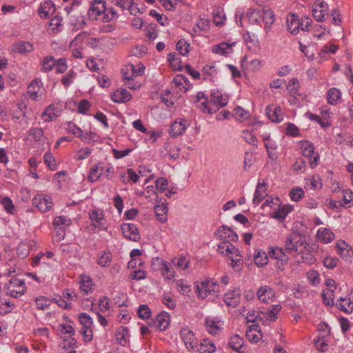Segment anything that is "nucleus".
Masks as SVG:
<instances>
[{
	"label": "nucleus",
	"mask_w": 353,
	"mask_h": 353,
	"mask_svg": "<svg viewBox=\"0 0 353 353\" xmlns=\"http://www.w3.org/2000/svg\"><path fill=\"white\" fill-rule=\"evenodd\" d=\"M307 243L305 236L301 233L292 232L286 236L284 248L288 254H297L300 248H303Z\"/></svg>",
	"instance_id": "f257e3e1"
},
{
	"label": "nucleus",
	"mask_w": 353,
	"mask_h": 353,
	"mask_svg": "<svg viewBox=\"0 0 353 353\" xmlns=\"http://www.w3.org/2000/svg\"><path fill=\"white\" fill-rule=\"evenodd\" d=\"M4 290L7 295L18 298L23 295L26 290L25 281L18 278L10 279L8 283L5 284Z\"/></svg>",
	"instance_id": "f03ea898"
},
{
	"label": "nucleus",
	"mask_w": 353,
	"mask_h": 353,
	"mask_svg": "<svg viewBox=\"0 0 353 353\" xmlns=\"http://www.w3.org/2000/svg\"><path fill=\"white\" fill-rule=\"evenodd\" d=\"M196 292L199 299H204L212 292H217L219 285L212 279H205L200 284L196 285Z\"/></svg>",
	"instance_id": "7ed1b4c3"
},
{
	"label": "nucleus",
	"mask_w": 353,
	"mask_h": 353,
	"mask_svg": "<svg viewBox=\"0 0 353 353\" xmlns=\"http://www.w3.org/2000/svg\"><path fill=\"white\" fill-rule=\"evenodd\" d=\"M32 205L39 211L44 213L50 211L52 208L54 203L50 195L39 193L32 199Z\"/></svg>",
	"instance_id": "20e7f679"
},
{
	"label": "nucleus",
	"mask_w": 353,
	"mask_h": 353,
	"mask_svg": "<svg viewBox=\"0 0 353 353\" xmlns=\"http://www.w3.org/2000/svg\"><path fill=\"white\" fill-rule=\"evenodd\" d=\"M301 153L304 157L310 158V165L312 168H314L318 164L319 159V154L314 152L313 144L307 140L300 142Z\"/></svg>",
	"instance_id": "39448f33"
},
{
	"label": "nucleus",
	"mask_w": 353,
	"mask_h": 353,
	"mask_svg": "<svg viewBox=\"0 0 353 353\" xmlns=\"http://www.w3.org/2000/svg\"><path fill=\"white\" fill-rule=\"evenodd\" d=\"M303 250H300L296 254L299 257L297 259L298 263L314 264L316 261L312 252L315 250V245L307 243L303 248Z\"/></svg>",
	"instance_id": "423d86ee"
},
{
	"label": "nucleus",
	"mask_w": 353,
	"mask_h": 353,
	"mask_svg": "<svg viewBox=\"0 0 353 353\" xmlns=\"http://www.w3.org/2000/svg\"><path fill=\"white\" fill-rule=\"evenodd\" d=\"M180 336L185 346L190 352H194L196 348L197 339L194 334L188 327H185L181 329Z\"/></svg>",
	"instance_id": "0eeeda50"
},
{
	"label": "nucleus",
	"mask_w": 353,
	"mask_h": 353,
	"mask_svg": "<svg viewBox=\"0 0 353 353\" xmlns=\"http://www.w3.org/2000/svg\"><path fill=\"white\" fill-rule=\"evenodd\" d=\"M256 294L259 301L264 303H272L276 296L274 290L269 285L259 287Z\"/></svg>",
	"instance_id": "6e6552de"
},
{
	"label": "nucleus",
	"mask_w": 353,
	"mask_h": 353,
	"mask_svg": "<svg viewBox=\"0 0 353 353\" xmlns=\"http://www.w3.org/2000/svg\"><path fill=\"white\" fill-rule=\"evenodd\" d=\"M152 265H157L161 268V274L165 280H171L174 276V270L171 264L163 261L159 257H157L152 261Z\"/></svg>",
	"instance_id": "1a4fd4ad"
},
{
	"label": "nucleus",
	"mask_w": 353,
	"mask_h": 353,
	"mask_svg": "<svg viewBox=\"0 0 353 353\" xmlns=\"http://www.w3.org/2000/svg\"><path fill=\"white\" fill-rule=\"evenodd\" d=\"M328 6L323 0H316L312 7V15L319 22L324 20L325 16L327 14Z\"/></svg>",
	"instance_id": "9d476101"
},
{
	"label": "nucleus",
	"mask_w": 353,
	"mask_h": 353,
	"mask_svg": "<svg viewBox=\"0 0 353 353\" xmlns=\"http://www.w3.org/2000/svg\"><path fill=\"white\" fill-rule=\"evenodd\" d=\"M121 230L124 236L130 240L137 242L141 239L139 230L134 223H123Z\"/></svg>",
	"instance_id": "9b49d317"
},
{
	"label": "nucleus",
	"mask_w": 353,
	"mask_h": 353,
	"mask_svg": "<svg viewBox=\"0 0 353 353\" xmlns=\"http://www.w3.org/2000/svg\"><path fill=\"white\" fill-rule=\"evenodd\" d=\"M281 308L279 304L274 305L271 308H261L259 313V318L262 320L274 321L277 319V314Z\"/></svg>",
	"instance_id": "f8f14e48"
},
{
	"label": "nucleus",
	"mask_w": 353,
	"mask_h": 353,
	"mask_svg": "<svg viewBox=\"0 0 353 353\" xmlns=\"http://www.w3.org/2000/svg\"><path fill=\"white\" fill-rule=\"evenodd\" d=\"M268 254L270 258H273L281 261V265H278V268L281 270L283 269L281 266L284 264H287L289 259L288 254L285 252V248L283 249L279 247L272 248L268 252Z\"/></svg>",
	"instance_id": "ddd939ff"
},
{
	"label": "nucleus",
	"mask_w": 353,
	"mask_h": 353,
	"mask_svg": "<svg viewBox=\"0 0 353 353\" xmlns=\"http://www.w3.org/2000/svg\"><path fill=\"white\" fill-rule=\"evenodd\" d=\"M188 125V122L184 119H176L170 126V134L172 137L183 134Z\"/></svg>",
	"instance_id": "4468645a"
},
{
	"label": "nucleus",
	"mask_w": 353,
	"mask_h": 353,
	"mask_svg": "<svg viewBox=\"0 0 353 353\" xmlns=\"http://www.w3.org/2000/svg\"><path fill=\"white\" fill-rule=\"evenodd\" d=\"M216 235L219 238L223 239L224 241L235 242L238 240V236L236 233L226 225H222L217 230Z\"/></svg>",
	"instance_id": "2eb2a0df"
},
{
	"label": "nucleus",
	"mask_w": 353,
	"mask_h": 353,
	"mask_svg": "<svg viewBox=\"0 0 353 353\" xmlns=\"http://www.w3.org/2000/svg\"><path fill=\"white\" fill-rule=\"evenodd\" d=\"M205 321L206 330L212 335H216L222 330L223 322L220 320L207 317Z\"/></svg>",
	"instance_id": "dca6fc26"
},
{
	"label": "nucleus",
	"mask_w": 353,
	"mask_h": 353,
	"mask_svg": "<svg viewBox=\"0 0 353 353\" xmlns=\"http://www.w3.org/2000/svg\"><path fill=\"white\" fill-rule=\"evenodd\" d=\"M224 301L228 306L236 307L241 301V291L239 289H235L228 291L224 294Z\"/></svg>",
	"instance_id": "f3484780"
},
{
	"label": "nucleus",
	"mask_w": 353,
	"mask_h": 353,
	"mask_svg": "<svg viewBox=\"0 0 353 353\" xmlns=\"http://www.w3.org/2000/svg\"><path fill=\"white\" fill-rule=\"evenodd\" d=\"M228 96L223 94L220 90H212L210 101L215 105L218 109L226 105L228 103Z\"/></svg>",
	"instance_id": "a211bd4d"
},
{
	"label": "nucleus",
	"mask_w": 353,
	"mask_h": 353,
	"mask_svg": "<svg viewBox=\"0 0 353 353\" xmlns=\"http://www.w3.org/2000/svg\"><path fill=\"white\" fill-rule=\"evenodd\" d=\"M154 210L157 219L161 223L166 222L168 220V208L165 199H164L163 202L160 200L159 202L154 206Z\"/></svg>",
	"instance_id": "6ab92c4d"
},
{
	"label": "nucleus",
	"mask_w": 353,
	"mask_h": 353,
	"mask_svg": "<svg viewBox=\"0 0 353 353\" xmlns=\"http://www.w3.org/2000/svg\"><path fill=\"white\" fill-rule=\"evenodd\" d=\"M106 11L105 3L101 1H94L92 2L89 10L90 17L97 19V17L104 14Z\"/></svg>",
	"instance_id": "aec40b11"
},
{
	"label": "nucleus",
	"mask_w": 353,
	"mask_h": 353,
	"mask_svg": "<svg viewBox=\"0 0 353 353\" xmlns=\"http://www.w3.org/2000/svg\"><path fill=\"white\" fill-rule=\"evenodd\" d=\"M230 249L231 252L229 253L228 257L231 261L230 265L232 268L238 271L242 265V256L239 250L236 249L234 245Z\"/></svg>",
	"instance_id": "412c9836"
},
{
	"label": "nucleus",
	"mask_w": 353,
	"mask_h": 353,
	"mask_svg": "<svg viewBox=\"0 0 353 353\" xmlns=\"http://www.w3.org/2000/svg\"><path fill=\"white\" fill-rule=\"evenodd\" d=\"M266 185L267 184L264 181L258 183L252 199L254 205H258L267 196Z\"/></svg>",
	"instance_id": "4be33fe9"
},
{
	"label": "nucleus",
	"mask_w": 353,
	"mask_h": 353,
	"mask_svg": "<svg viewBox=\"0 0 353 353\" xmlns=\"http://www.w3.org/2000/svg\"><path fill=\"white\" fill-rule=\"evenodd\" d=\"M42 85L43 84L41 80H33L28 87V95L29 98L34 101L38 100Z\"/></svg>",
	"instance_id": "5701e85b"
},
{
	"label": "nucleus",
	"mask_w": 353,
	"mask_h": 353,
	"mask_svg": "<svg viewBox=\"0 0 353 353\" xmlns=\"http://www.w3.org/2000/svg\"><path fill=\"white\" fill-rule=\"evenodd\" d=\"M216 349V347L212 341L204 339L201 341L199 345H198V343H196V348H195L194 352L199 353H214Z\"/></svg>",
	"instance_id": "b1692460"
},
{
	"label": "nucleus",
	"mask_w": 353,
	"mask_h": 353,
	"mask_svg": "<svg viewBox=\"0 0 353 353\" xmlns=\"http://www.w3.org/2000/svg\"><path fill=\"white\" fill-rule=\"evenodd\" d=\"M266 114L269 119L276 123H280L283 120L282 109L280 106L274 107L269 105L265 109Z\"/></svg>",
	"instance_id": "393cba45"
},
{
	"label": "nucleus",
	"mask_w": 353,
	"mask_h": 353,
	"mask_svg": "<svg viewBox=\"0 0 353 353\" xmlns=\"http://www.w3.org/2000/svg\"><path fill=\"white\" fill-rule=\"evenodd\" d=\"M103 170L104 166L103 163H99L92 165L89 171L88 180L92 183L98 181L103 175Z\"/></svg>",
	"instance_id": "a878e982"
},
{
	"label": "nucleus",
	"mask_w": 353,
	"mask_h": 353,
	"mask_svg": "<svg viewBox=\"0 0 353 353\" xmlns=\"http://www.w3.org/2000/svg\"><path fill=\"white\" fill-rule=\"evenodd\" d=\"M90 218L95 227H99L102 230H105L107 228L104 225V214L103 210H94L90 212Z\"/></svg>",
	"instance_id": "bb28decb"
},
{
	"label": "nucleus",
	"mask_w": 353,
	"mask_h": 353,
	"mask_svg": "<svg viewBox=\"0 0 353 353\" xmlns=\"http://www.w3.org/2000/svg\"><path fill=\"white\" fill-rule=\"evenodd\" d=\"M288 30L292 34H296L301 29L300 20L299 17L294 14L288 16L286 19Z\"/></svg>",
	"instance_id": "cd10ccee"
},
{
	"label": "nucleus",
	"mask_w": 353,
	"mask_h": 353,
	"mask_svg": "<svg viewBox=\"0 0 353 353\" xmlns=\"http://www.w3.org/2000/svg\"><path fill=\"white\" fill-rule=\"evenodd\" d=\"M27 134L34 142L43 145L45 143L46 137L44 136V131L42 128H31L28 130Z\"/></svg>",
	"instance_id": "c85d7f7f"
},
{
	"label": "nucleus",
	"mask_w": 353,
	"mask_h": 353,
	"mask_svg": "<svg viewBox=\"0 0 353 353\" xmlns=\"http://www.w3.org/2000/svg\"><path fill=\"white\" fill-rule=\"evenodd\" d=\"M316 237L323 243H329L334 239V234L326 228H320L316 232Z\"/></svg>",
	"instance_id": "c756f323"
},
{
	"label": "nucleus",
	"mask_w": 353,
	"mask_h": 353,
	"mask_svg": "<svg viewBox=\"0 0 353 353\" xmlns=\"http://www.w3.org/2000/svg\"><path fill=\"white\" fill-rule=\"evenodd\" d=\"M243 345V338L239 334L232 336L229 341L230 347L239 353H244L245 348Z\"/></svg>",
	"instance_id": "7c9ffc66"
},
{
	"label": "nucleus",
	"mask_w": 353,
	"mask_h": 353,
	"mask_svg": "<svg viewBox=\"0 0 353 353\" xmlns=\"http://www.w3.org/2000/svg\"><path fill=\"white\" fill-rule=\"evenodd\" d=\"M336 307L346 314H350L353 311V302L350 298L340 297L335 303Z\"/></svg>",
	"instance_id": "2f4dec72"
},
{
	"label": "nucleus",
	"mask_w": 353,
	"mask_h": 353,
	"mask_svg": "<svg viewBox=\"0 0 353 353\" xmlns=\"http://www.w3.org/2000/svg\"><path fill=\"white\" fill-rule=\"evenodd\" d=\"M111 98L115 103H123L129 101L132 96L126 89H120L114 92Z\"/></svg>",
	"instance_id": "473e14b6"
},
{
	"label": "nucleus",
	"mask_w": 353,
	"mask_h": 353,
	"mask_svg": "<svg viewBox=\"0 0 353 353\" xmlns=\"http://www.w3.org/2000/svg\"><path fill=\"white\" fill-rule=\"evenodd\" d=\"M54 11V3L51 1H46L40 4L39 14L41 18H48Z\"/></svg>",
	"instance_id": "72a5a7b5"
},
{
	"label": "nucleus",
	"mask_w": 353,
	"mask_h": 353,
	"mask_svg": "<svg viewBox=\"0 0 353 353\" xmlns=\"http://www.w3.org/2000/svg\"><path fill=\"white\" fill-rule=\"evenodd\" d=\"M53 104L49 105L41 114V118L45 122H50L58 117V111Z\"/></svg>",
	"instance_id": "f704fd0d"
},
{
	"label": "nucleus",
	"mask_w": 353,
	"mask_h": 353,
	"mask_svg": "<svg viewBox=\"0 0 353 353\" xmlns=\"http://www.w3.org/2000/svg\"><path fill=\"white\" fill-rule=\"evenodd\" d=\"M80 290L83 294H89L93 292V283L90 276H81Z\"/></svg>",
	"instance_id": "c9c22d12"
},
{
	"label": "nucleus",
	"mask_w": 353,
	"mask_h": 353,
	"mask_svg": "<svg viewBox=\"0 0 353 353\" xmlns=\"http://www.w3.org/2000/svg\"><path fill=\"white\" fill-rule=\"evenodd\" d=\"M170 322V315L167 312H161L157 317V326L161 331L165 330Z\"/></svg>",
	"instance_id": "e433bc0d"
},
{
	"label": "nucleus",
	"mask_w": 353,
	"mask_h": 353,
	"mask_svg": "<svg viewBox=\"0 0 353 353\" xmlns=\"http://www.w3.org/2000/svg\"><path fill=\"white\" fill-rule=\"evenodd\" d=\"M12 50L15 52L24 54L32 51L33 46L30 42L21 41L14 44Z\"/></svg>",
	"instance_id": "4c0bfd02"
},
{
	"label": "nucleus",
	"mask_w": 353,
	"mask_h": 353,
	"mask_svg": "<svg viewBox=\"0 0 353 353\" xmlns=\"http://www.w3.org/2000/svg\"><path fill=\"white\" fill-rule=\"evenodd\" d=\"M341 92L336 88H330L327 94V103L331 105H336L341 101Z\"/></svg>",
	"instance_id": "58836bf2"
},
{
	"label": "nucleus",
	"mask_w": 353,
	"mask_h": 353,
	"mask_svg": "<svg viewBox=\"0 0 353 353\" xmlns=\"http://www.w3.org/2000/svg\"><path fill=\"white\" fill-rule=\"evenodd\" d=\"M196 102H199L203 100L200 103L199 107L203 112H208L210 114H212L214 110L208 107V98L207 95L203 92H199L196 94Z\"/></svg>",
	"instance_id": "ea45409f"
},
{
	"label": "nucleus",
	"mask_w": 353,
	"mask_h": 353,
	"mask_svg": "<svg viewBox=\"0 0 353 353\" xmlns=\"http://www.w3.org/2000/svg\"><path fill=\"white\" fill-rule=\"evenodd\" d=\"M128 330L121 326L116 330L115 337L117 341L121 345L125 346L128 343Z\"/></svg>",
	"instance_id": "a19ab883"
},
{
	"label": "nucleus",
	"mask_w": 353,
	"mask_h": 353,
	"mask_svg": "<svg viewBox=\"0 0 353 353\" xmlns=\"http://www.w3.org/2000/svg\"><path fill=\"white\" fill-rule=\"evenodd\" d=\"M336 250L343 259H347L350 256V246L344 241H339L335 245Z\"/></svg>",
	"instance_id": "79ce46f5"
},
{
	"label": "nucleus",
	"mask_w": 353,
	"mask_h": 353,
	"mask_svg": "<svg viewBox=\"0 0 353 353\" xmlns=\"http://www.w3.org/2000/svg\"><path fill=\"white\" fill-rule=\"evenodd\" d=\"M232 45L228 43L223 42L218 45H215L212 48V52L218 54H229L232 51Z\"/></svg>",
	"instance_id": "37998d69"
},
{
	"label": "nucleus",
	"mask_w": 353,
	"mask_h": 353,
	"mask_svg": "<svg viewBox=\"0 0 353 353\" xmlns=\"http://www.w3.org/2000/svg\"><path fill=\"white\" fill-rule=\"evenodd\" d=\"M254 260L257 266L263 267L268 264V256L265 252L259 250L255 252L254 254Z\"/></svg>",
	"instance_id": "c03bdc74"
},
{
	"label": "nucleus",
	"mask_w": 353,
	"mask_h": 353,
	"mask_svg": "<svg viewBox=\"0 0 353 353\" xmlns=\"http://www.w3.org/2000/svg\"><path fill=\"white\" fill-rule=\"evenodd\" d=\"M263 21L265 24V30L268 32L271 26L274 23V14L272 10H265L263 13Z\"/></svg>",
	"instance_id": "a18cd8bd"
},
{
	"label": "nucleus",
	"mask_w": 353,
	"mask_h": 353,
	"mask_svg": "<svg viewBox=\"0 0 353 353\" xmlns=\"http://www.w3.org/2000/svg\"><path fill=\"white\" fill-rule=\"evenodd\" d=\"M56 65V59L54 57L48 56L43 58L41 63V70L44 72H48L52 70Z\"/></svg>",
	"instance_id": "49530a36"
},
{
	"label": "nucleus",
	"mask_w": 353,
	"mask_h": 353,
	"mask_svg": "<svg viewBox=\"0 0 353 353\" xmlns=\"http://www.w3.org/2000/svg\"><path fill=\"white\" fill-rule=\"evenodd\" d=\"M226 20L225 14L222 9H216L213 12V22L216 26H221Z\"/></svg>",
	"instance_id": "de8ad7c7"
},
{
	"label": "nucleus",
	"mask_w": 353,
	"mask_h": 353,
	"mask_svg": "<svg viewBox=\"0 0 353 353\" xmlns=\"http://www.w3.org/2000/svg\"><path fill=\"white\" fill-rule=\"evenodd\" d=\"M72 221L70 218L65 216H57L54 219V227L63 228L66 229L71 224Z\"/></svg>",
	"instance_id": "09e8293b"
},
{
	"label": "nucleus",
	"mask_w": 353,
	"mask_h": 353,
	"mask_svg": "<svg viewBox=\"0 0 353 353\" xmlns=\"http://www.w3.org/2000/svg\"><path fill=\"white\" fill-rule=\"evenodd\" d=\"M315 347L321 352H325L328 350L327 340L324 336H319L314 341Z\"/></svg>",
	"instance_id": "8fccbe9b"
},
{
	"label": "nucleus",
	"mask_w": 353,
	"mask_h": 353,
	"mask_svg": "<svg viewBox=\"0 0 353 353\" xmlns=\"http://www.w3.org/2000/svg\"><path fill=\"white\" fill-rule=\"evenodd\" d=\"M65 130L77 137H82L83 130L72 122L65 123Z\"/></svg>",
	"instance_id": "3c124183"
},
{
	"label": "nucleus",
	"mask_w": 353,
	"mask_h": 353,
	"mask_svg": "<svg viewBox=\"0 0 353 353\" xmlns=\"http://www.w3.org/2000/svg\"><path fill=\"white\" fill-rule=\"evenodd\" d=\"M323 303L327 305H334V290L327 289L323 292L322 294Z\"/></svg>",
	"instance_id": "603ef678"
},
{
	"label": "nucleus",
	"mask_w": 353,
	"mask_h": 353,
	"mask_svg": "<svg viewBox=\"0 0 353 353\" xmlns=\"http://www.w3.org/2000/svg\"><path fill=\"white\" fill-rule=\"evenodd\" d=\"M177 290L183 295H189L191 292L190 286L183 279H179L176 281Z\"/></svg>",
	"instance_id": "864d4df0"
},
{
	"label": "nucleus",
	"mask_w": 353,
	"mask_h": 353,
	"mask_svg": "<svg viewBox=\"0 0 353 353\" xmlns=\"http://www.w3.org/2000/svg\"><path fill=\"white\" fill-rule=\"evenodd\" d=\"M176 48L180 54L185 56L190 51V43H188L185 39H181L177 42Z\"/></svg>",
	"instance_id": "5fc2aeb1"
},
{
	"label": "nucleus",
	"mask_w": 353,
	"mask_h": 353,
	"mask_svg": "<svg viewBox=\"0 0 353 353\" xmlns=\"http://www.w3.org/2000/svg\"><path fill=\"white\" fill-rule=\"evenodd\" d=\"M37 308L41 310H45L49 308L50 301L45 296H40L35 299Z\"/></svg>",
	"instance_id": "6e6d98bb"
},
{
	"label": "nucleus",
	"mask_w": 353,
	"mask_h": 353,
	"mask_svg": "<svg viewBox=\"0 0 353 353\" xmlns=\"http://www.w3.org/2000/svg\"><path fill=\"white\" fill-rule=\"evenodd\" d=\"M1 203L7 213L10 214H14L15 208L12 203V201L9 197L6 196L3 198L1 201Z\"/></svg>",
	"instance_id": "4d7b16f0"
},
{
	"label": "nucleus",
	"mask_w": 353,
	"mask_h": 353,
	"mask_svg": "<svg viewBox=\"0 0 353 353\" xmlns=\"http://www.w3.org/2000/svg\"><path fill=\"white\" fill-rule=\"evenodd\" d=\"M290 212V209L287 206L279 207L276 211L274 212L272 217L279 220H283Z\"/></svg>",
	"instance_id": "13d9d810"
},
{
	"label": "nucleus",
	"mask_w": 353,
	"mask_h": 353,
	"mask_svg": "<svg viewBox=\"0 0 353 353\" xmlns=\"http://www.w3.org/2000/svg\"><path fill=\"white\" fill-rule=\"evenodd\" d=\"M133 0H117L116 5L123 10H129L131 14H135L134 9L132 8Z\"/></svg>",
	"instance_id": "bf43d9fd"
},
{
	"label": "nucleus",
	"mask_w": 353,
	"mask_h": 353,
	"mask_svg": "<svg viewBox=\"0 0 353 353\" xmlns=\"http://www.w3.org/2000/svg\"><path fill=\"white\" fill-rule=\"evenodd\" d=\"M79 319L83 328L92 327L93 321L90 315L86 313H81L79 315Z\"/></svg>",
	"instance_id": "052dcab7"
},
{
	"label": "nucleus",
	"mask_w": 353,
	"mask_h": 353,
	"mask_svg": "<svg viewBox=\"0 0 353 353\" xmlns=\"http://www.w3.org/2000/svg\"><path fill=\"white\" fill-rule=\"evenodd\" d=\"M92 153V150L89 148H83L79 150L75 156L74 159L77 161H81L87 159Z\"/></svg>",
	"instance_id": "680f3d73"
},
{
	"label": "nucleus",
	"mask_w": 353,
	"mask_h": 353,
	"mask_svg": "<svg viewBox=\"0 0 353 353\" xmlns=\"http://www.w3.org/2000/svg\"><path fill=\"white\" fill-rule=\"evenodd\" d=\"M112 260V254L110 252L103 253L98 259V264L102 267L108 266Z\"/></svg>",
	"instance_id": "e2e57ef3"
},
{
	"label": "nucleus",
	"mask_w": 353,
	"mask_h": 353,
	"mask_svg": "<svg viewBox=\"0 0 353 353\" xmlns=\"http://www.w3.org/2000/svg\"><path fill=\"white\" fill-rule=\"evenodd\" d=\"M43 160L51 170H55L57 169L55 159L51 153H46L43 156Z\"/></svg>",
	"instance_id": "0e129e2a"
},
{
	"label": "nucleus",
	"mask_w": 353,
	"mask_h": 353,
	"mask_svg": "<svg viewBox=\"0 0 353 353\" xmlns=\"http://www.w3.org/2000/svg\"><path fill=\"white\" fill-rule=\"evenodd\" d=\"M233 245L228 241H223L221 243L219 244L217 248V251L219 253L221 254H225L227 256L229 255V253L231 252L230 248L232 247Z\"/></svg>",
	"instance_id": "69168bd1"
},
{
	"label": "nucleus",
	"mask_w": 353,
	"mask_h": 353,
	"mask_svg": "<svg viewBox=\"0 0 353 353\" xmlns=\"http://www.w3.org/2000/svg\"><path fill=\"white\" fill-rule=\"evenodd\" d=\"M289 195L292 201H299L303 199L304 191L301 188H296L292 190Z\"/></svg>",
	"instance_id": "338daca9"
},
{
	"label": "nucleus",
	"mask_w": 353,
	"mask_h": 353,
	"mask_svg": "<svg viewBox=\"0 0 353 353\" xmlns=\"http://www.w3.org/2000/svg\"><path fill=\"white\" fill-rule=\"evenodd\" d=\"M139 318L142 319H148L150 317L151 311L147 305H141L137 311Z\"/></svg>",
	"instance_id": "774afa93"
}]
</instances>
